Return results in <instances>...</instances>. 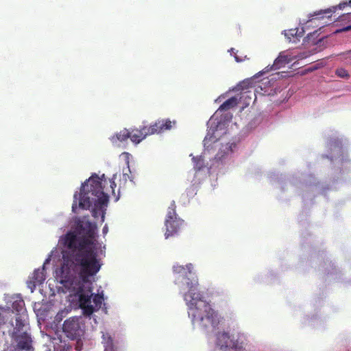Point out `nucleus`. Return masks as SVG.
Listing matches in <instances>:
<instances>
[{"mask_svg": "<svg viewBox=\"0 0 351 351\" xmlns=\"http://www.w3.org/2000/svg\"><path fill=\"white\" fill-rule=\"evenodd\" d=\"M95 230L90 222L78 221L74 231L65 235L64 243L71 250H76L66 263L61 267L60 283L68 291L78 295L84 313L90 315L93 309L87 304L90 298L84 291V284L100 270L102 263L94 249Z\"/></svg>", "mask_w": 351, "mask_h": 351, "instance_id": "1", "label": "nucleus"}, {"mask_svg": "<svg viewBox=\"0 0 351 351\" xmlns=\"http://www.w3.org/2000/svg\"><path fill=\"white\" fill-rule=\"evenodd\" d=\"M193 269L191 263L185 266L175 265L173 267L175 274H180L186 279V285L189 290L184 295V299L189 308V315L191 316L193 322H199L203 327L215 326L219 322L217 314L208 303L202 300L203 295L197 288V278H189V275L192 274Z\"/></svg>", "mask_w": 351, "mask_h": 351, "instance_id": "2", "label": "nucleus"}, {"mask_svg": "<svg viewBox=\"0 0 351 351\" xmlns=\"http://www.w3.org/2000/svg\"><path fill=\"white\" fill-rule=\"evenodd\" d=\"M109 201V196L104 192L101 178L96 173L93 174L86 181L82 184L79 193V207L88 210L92 206V215L95 218L101 216L104 221L106 207Z\"/></svg>", "mask_w": 351, "mask_h": 351, "instance_id": "3", "label": "nucleus"}, {"mask_svg": "<svg viewBox=\"0 0 351 351\" xmlns=\"http://www.w3.org/2000/svg\"><path fill=\"white\" fill-rule=\"evenodd\" d=\"M62 330L66 336L72 340L80 339L84 332V327L80 322V318L69 317L64 322Z\"/></svg>", "mask_w": 351, "mask_h": 351, "instance_id": "4", "label": "nucleus"}, {"mask_svg": "<svg viewBox=\"0 0 351 351\" xmlns=\"http://www.w3.org/2000/svg\"><path fill=\"white\" fill-rule=\"evenodd\" d=\"M176 122L169 119H159L149 125H143L142 129L145 134V138L147 136L160 134L166 130H171Z\"/></svg>", "mask_w": 351, "mask_h": 351, "instance_id": "5", "label": "nucleus"}, {"mask_svg": "<svg viewBox=\"0 0 351 351\" xmlns=\"http://www.w3.org/2000/svg\"><path fill=\"white\" fill-rule=\"evenodd\" d=\"M91 285H92V282L91 280L89 279V281L87 282H85L84 284V291H83V293L85 294H87V295H88L89 298H90V302L87 304L88 305H90L93 309V311L94 312L96 309H99L100 307H101V303H102V301L104 300L103 298V296L102 295H100L99 294H96L93 296V302L95 304V306H93L92 304H91V298L93 296V293H92V288H91ZM66 291H68V290L66 289ZM71 295H73L75 296H77L78 298L80 299V297L78 295H75L73 293L71 292ZM79 303L80 304V302L79 301ZM80 307L82 309L83 311V314L86 316H90V315H87L86 313H84V309L81 307V306L80 305ZM93 313H92L90 314V315L93 314Z\"/></svg>", "mask_w": 351, "mask_h": 351, "instance_id": "6", "label": "nucleus"}, {"mask_svg": "<svg viewBox=\"0 0 351 351\" xmlns=\"http://www.w3.org/2000/svg\"><path fill=\"white\" fill-rule=\"evenodd\" d=\"M12 338L16 342V348L19 351H34L33 341L27 331L12 335Z\"/></svg>", "mask_w": 351, "mask_h": 351, "instance_id": "7", "label": "nucleus"}, {"mask_svg": "<svg viewBox=\"0 0 351 351\" xmlns=\"http://www.w3.org/2000/svg\"><path fill=\"white\" fill-rule=\"evenodd\" d=\"M45 280V267L38 268L34 271L29 280L27 281V287L32 290L36 288L38 285L42 284Z\"/></svg>", "mask_w": 351, "mask_h": 351, "instance_id": "8", "label": "nucleus"}, {"mask_svg": "<svg viewBox=\"0 0 351 351\" xmlns=\"http://www.w3.org/2000/svg\"><path fill=\"white\" fill-rule=\"evenodd\" d=\"M217 345L221 350L233 348L236 346L235 342L232 340L230 335L226 332H220L217 335Z\"/></svg>", "mask_w": 351, "mask_h": 351, "instance_id": "9", "label": "nucleus"}, {"mask_svg": "<svg viewBox=\"0 0 351 351\" xmlns=\"http://www.w3.org/2000/svg\"><path fill=\"white\" fill-rule=\"evenodd\" d=\"M104 351H119L118 342L108 332L102 333V341Z\"/></svg>", "mask_w": 351, "mask_h": 351, "instance_id": "10", "label": "nucleus"}, {"mask_svg": "<svg viewBox=\"0 0 351 351\" xmlns=\"http://www.w3.org/2000/svg\"><path fill=\"white\" fill-rule=\"evenodd\" d=\"M27 315L25 313L17 315L16 317V326H14L12 335L21 333L27 331Z\"/></svg>", "mask_w": 351, "mask_h": 351, "instance_id": "11", "label": "nucleus"}, {"mask_svg": "<svg viewBox=\"0 0 351 351\" xmlns=\"http://www.w3.org/2000/svg\"><path fill=\"white\" fill-rule=\"evenodd\" d=\"M289 62V58L287 56L280 54L278 58L274 60V64L269 67L267 66L263 73H266L271 70H277Z\"/></svg>", "mask_w": 351, "mask_h": 351, "instance_id": "12", "label": "nucleus"}, {"mask_svg": "<svg viewBox=\"0 0 351 351\" xmlns=\"http://www.w3.org/2000/svg\"><path fill=\"white\" fill-rule=\"evenodd\" d=\"M176 204L175 202H172L171 205L169 206L168 208V213L167 215V218L165 220V226L168 227V230L172 231V226H171V221H173L172 220H174L176 219H180L178 217V215L176 212Z\"/></svg>", "mask_w": 351, "mask_h": 351, "instance_id": "13", "label": "nucleus"}, {"mask_svg": "<svg viewBox=\"0 0 351 351\" xmlns=\"http://www.w3.org/2000/svg\"><path fill=\"white\" fill-rule=\"evenodd\" d=\"M217 132V129L213 130L210 129L204 139V145L206 149H209L213 143H215L218 141L219 138L216 132Z\"/></svg>", "mask_w": 351, "mask_h": 351, "instance_id": "14", "label": "nucleus"}, {"mask_svg": "<svg viewBox=\"0 0 351 351\" xmlns=\"http://www.w3.org/2000/svg\"><path fill=\"white\" fill-rule=\"evenodd\" d=\"M130 133L131 134L130 140L135 144H138L145 138L142 127L140 128H133L130 131Z\"/></svg>", "mask_w": 351, "mask_h": 351, "instance_id": "15", "label": "nucleus"}, {"mask_svg": "<svg viewBox=\"0 0 351 351\" xmlns=\"http://www.w3.org/2000/svg\"><path fill=\"white\" fill-rule=\"evenodd\" d=\"M173 221H171V226H172L173 228L172 231L168 230V227H166V232H165V237L167 239L168 237L171 236H173L175 234H176L178 230L180 229V227L183 224L184 221L181 219H176L174 220H172Z\"/></svg>", "mask_w": 351, "mask_h": 351, "instance_id": "16", "label": "nucleus"}, {"mask_svg": "<svg viewBox=\"0 0 351 351\" xmlns=\"http://www.w3.org/2000/svg\"><path fill=\"white\" fill-rule=\"evenodd\" d=\"M303 35L302 32H299L298 29H290L285 32V36L287 38L289 42L296 43L299 38Z\"/></svg>", "mask_w": 351, "mask_h": 351, "instance_id": "17", "label": "nucleus"}, {"mask_svg": "<svg viewBox=\"0 0 351 351\" xmlns=\"http://www.w3.org/2000/svg\"><path fill=\"white\" fill-rule=\"evenodd\" d=\"M335 8L333 9L328 8L326 10H321L318 12H314V14L312 15L313 18L310 21L324 19V17L329 19L331 17L332 14L335 12Z\"/></svg>", "mask_w": 351, "mask_h": 351, "instance_id": "18", "label": "nucleus"}, {"mask_svg": "<svg viewBox=\"0 0 351 351\" xmlns=\"http://www.w3.org/2000/svg\"><path fill=\"white\" fill-rule=\"evenodd\" d=\"M12 308L17 315L25 313V309L24 300L21 298H16L12 302Z\"/></svg>", "mask_w": 351, "mask_h": 351, "instance_id": "19", "label": "nucleus"}, {"mask_svg": "<svg viewBox=\"0 0 351 351\" xmlns=\"http://www.w3.org/2000/svg\"><path fill=\"white\" fill-rule=\"evenodd\" d=\"M53 342V351H71V347L61 339H56Z\"/></svg>", "mask_w": 351, "mask_h": 351, "instance_id": "20", "label": "nucleus"}, {"mask_svg": "<svg viewBox=\"0 0 351 351\" xmlns=\"http://www.w3.org/2000/svg\"><path fill=\"white\" fill-rule=\"evenodd\" d=\"M237 99L232 97L224 101L219 108L218 110H228L237 105Z\"/></svg>", "mask_w": 351, "mask_h": 351, "instance_id": "21", "label": "nucleus"}, {"mask_svg": "<svg viewBox=\"0 0 351 351\" xmlns=\"http://www.w3.org/2000/svg\"><path fill=\"white\" fill-rule=\"evenodd\" d=\"M130 131L125 128L116 134L117 139L121 142L126 141L128 138H130Z\"/></svg>", "mask_w": 351, "mask_h": 351, "instance_id": "22", "label": "nucleus"}, {"mask_svg": "<svg viewBox=\"0 0 351 351\" xmlns=\"http://www.w3.org/2000/svg\"><path fill=\"white\" fill-rule=\"evenodd\" d=\"M193 160L194 162V167L197 170H201L204 165V160L202 157H193Z\"/></svg>", "mask_w": 351, "mask_h": 351, "instance_id": "23", "label": "nucleus"}, {"mask_svg": "<svg viewBox=\"0 0 351 351\" xmlns=\"http://www.w3.org/2000/svg\"><path fill=\"white\" fill-rule=\"evenodd\" d=\"M335 73L338 77L341 78H348L349 77L348 72L343 68L337 69Z\"/></svg>", "mask_w": 351, "mask_h": 351, "instance_id": "24", "label": "nucleus"}, {"mask_svg": "<svg viewBox=\"0 0 351 351\" xmlns=\"http://www.w3.org/2000/svg\"><path fill=\"white\" fill-rule=\"evenodd\" d=\"M351 30V25H348V26H346L343 28H341V29H337L335 33V34H338V33H341V32H348V31H350Z\"/></svg>", "mask_w": 351, "mask_h": 351, "instance_id": "25", "label": "nucleus"}, {"mask_svg": "<svg viewBox=\"0 0 351 351\" xmlns=\"http://www.w3.org/2000/svg\"><path fill=\"white\" fill-rule=\"evenodd\" d=\"M110 188L112 189V193L114 194V189L117 186V184L114 182V178L110 180Z\"/></svg>", "mask_w": 351, "mask_h": 351, "instance_id": "26", "label": "nucleus"}, {"mask_svg": "<svg viewBox=\"0 0 351 351\" xmlns=\"http://www.w3.org/2000/svg\"><path fill=\"white\" fill-rule=\"evenodd\" d=\"M74 198H75V200H74V202H73V204L72 205V211L73 213H76V208H77V202H76L77 194L74 195Z\"/></svg>", "mask_w": 351, "mask_h": 351, "instance_id": "27", "label": "nucleus"}, {"mask_svg": "<svg viewBox=\"0 0 351 351\" xmlns=\"http://www.w3.org/2000/svg\"><path fill=\"white\" fill-rule=\"evenodd\" d=\"M108 232V227L106 226H105L103 228V232L104 234H106Z\"/></svg>", "mask_w": 351, "mask_h": 351, "instance_id": "28", "label": "nucleus"}, {"mask_svg": "<svg viewBox=\"0 0 351 351\" xmlns=\"http://www.w3.org/2000/svg\"><path fill=\"white\" fill-rule=\"evenodd\" d=\"M234 58H235V60H236V61H237V62H241V61H243V60H242V59L239 58L237 56H236V55L234 56Z\"/></svg>", "mask_w": 351, "mask_h": 351, "instance_id": "29", "label": "nucleus"}, {"mask_svg": "<svg viewBox=\"0 0 351 351\" xmlns=\"http://www.w3.org/2000/svg\"><path fill=\"white\" fill-rule=\"evenodd\" d=\"M346 3H344L343 4H339V8H341L342 7H343Z\"/></svg>", "mask_w": 351, "mask_h": 351, "instance_id": "30", "label": "nucleus"}, {"mask_svg": "<svg viewBox=\"0 0 351 351\" xmlns=\"http://www.w3.org/2000/svg\"><path fill=\"white\" fill-rule=\"evenodd\" d=\"M349 4H350V5H351V0H350V1H349Z\"/></svg>", "mask_w": 351, "mask_h": 351, "instance_id": "31", "label": "nucleus"}]
</instances>
